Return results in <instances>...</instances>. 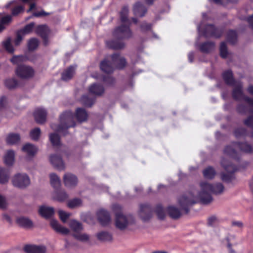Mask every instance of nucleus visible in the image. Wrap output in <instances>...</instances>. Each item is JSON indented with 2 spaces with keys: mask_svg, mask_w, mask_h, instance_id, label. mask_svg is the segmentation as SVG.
<instances>
[{
  "mask_svg": "<svg viewBox=\"0 0 253 253\" xmlns=\"http://www.w3.org/2000/svg\"><path fill=\"white\" fill-rule=\"evenodd\" d=\"M200 187L199 191H188L178 198V203L181 210L187 212L189 207L198 202L204 204H209L212 200L211 193L219 194L224 190V187L220 183L211 184L208 182L203 181L200 183Z\"/></svg>",
  "mask_w": 253,
  "mask_h": 253,
  "instance_id": "obj_1",
  "label": "nucleus"
},
{
  "mask_svg": "<svg viewBox=\"0 0 253 253\" xmlns=\"http://www.w3.org/2000/svg\"><path fill=\"white\" fill-rule=\"evenodd\" d=\"M223 78L226 83L234 87L232 92L233 97L236 100L243 101L247 104L248 107L243 105L238 107V111L242 114L253 112V99L246 97L243 92V85L240 81H235L233 79L232 73L228 70L223 73Z\"/></svg>",
  "mask_w": 253,
  "mask_h": 253,
  "instance_id": "obj_2",
  "label": "nucleus"
},
{
  "mask_svg": "<svg viewBox=\"0 0 253 253\" xmlns=\"http://www.w3.org/2000/svg\"><path fill=\"white\" fill-rule=\"evenodd\" d=\"M74 117L78 122L82 123L87 121L88 114L86 110L82 108H78L75 115L71 111L64 112L60 115V124L57 126V131L64 135H67L68 128L74 127L76 125Z\"/></svg>",
  "mask_w": 253,
  "mask_h": 253,
  "instance_id": "obj_3",
  "label": "nucleus"
},
{
  "mask_svg": "<svg viewBox=\"0 0 253 253\" xmlns=\"http://www.w3.org/2000/svg\"><path fill=\"white\" fill-rule=\"evenodd\" d=\"M253 151V148L247 143H233L227 146L224 150V154L233 159H238L242 152L251 153Z\"/></svg>",
  "mask_w": 253,
  "mask_h": 253,
  "instance_id": "obj_4",
  "label": "nucleus"
},
{
  "mask_svg": "<svg viewBox=\"0 0 253 253\" xmlns=\"http://www.w3.org/2000/svg\"><path fill=\"white\" fill-rule=\"evenodd\" d=\"M113 209L115 211V225L120 230H125L130 220L134 221L133 217L132 215H129L126 216L123 214L121 207L120 205H114Z\"/></svg>",
  "mask_w": 253,
  "mask_h": 253,
  "instance_id": "obj_5",
  "label": "nucleus"
},
{
  "mask_svg": "<svg viewBox=\"0 0 253 253\" xmlns=\"http://www.w3.org/2000/svg\"><path fill=\"white\" fill-rule=\"evenodd\" d=\"M112 35L118 40H127L132 38L133 34L130 24L122 23L114 29Z\"/></svg>",
  "mask_w": 253,
  "mask_h": 253,
  "instance_id": "obj_6",
  "label": "nucleus"
},
{
  "mask_svg": "<svg viewBox=\"0 0 253 253\" xmlns=\"http://www.w3.org/2000/svg\"><path fill=\"white\" fill-rule=\"evenodd\" d=\"M154 212L158 215V205H156L154 209L149 204H141L139 205V214L141 219L144 221L149 220Z\"/></svg>",
  "mask_w": 253,
  "mask_h": 253,
  "instance_id": "obj_7",
  "label": "nucleus"
},
{
  "mask_svg": "<svg viewBox=\"0 0 253 253\" xmlns=\"http://www.w3.org/2000/svg\"><path fill=\"white\" fill-rule=\"evenodd\" d=\"M15 73L16 76L20 79H29L34 77L35 71L30 66L20 64L17 66L15 70Z\"/></svg>",
  "mask_w": 253,
  "mask_h": 253,
  "instance_id": "obj_8",
  "label": "nucleus"
},
{
  "mask_svg": "<svg viewBox=\"0 0 253 253\" xmlns=\"http://www.w3.org/2000/svg\"><path fill=\"white\" fill-rule=\"evenodd\" d=\"M221 165L224 169L228 173L227 174H222L221 178L223 181H230L232 178V173L238 170L239 169L237 168L231 162L224 158H222L221 161Z\"/></svg>",
  "mask_w": 253,
  "mask_h": 253,
  "instance_id": "obj_9",
  "label": "nucleus"
},
{
  "mask_svg": "<svg viewBox=\"0 0 253 253\" xmlns=\"http://www.w3.org/2000/svg\"><path fill=\"white\" fill-rule=\"evenodd\" d=\"M201 25L197 26V29L199 36L203 35L206 38L214 37L219 38L221 36L222 32L220 29L215 28L212 25H207L204 31L201 30Z\"/></svg>",
  "mask_w": 253,
  "mask_h": 253,
  "instance_id": "obj_10",
  "label": "nucleus"
},
{
  "mask_svg": "<svg viewBox=\"0 0 253 253\" xmlns=\"http://www.w3.org/2000/svg\"><path fill=\"white\" fill-rule=\"evenodd\" d=\"M12 182L14 186L23 189L30 184V180L26 174L17 173L12 178Z\"/></svg>",
  "mask_w": 253,
  "mask_h": 253,
  "instance_id": "obj_11",
  "label": "nucleus"
},
{
  "mask_svg": "<svg viewBox=\"0 0 253 253\" xmlns=\"http://www.w3.org/2000/svg\"><path fill=\"white\" fill-rule=\"evenodd\" d=\"M112 63L116 69L123 70L127 65L126 58L119 53H114L110 56Z\"/></svg>",
  "mask_w": 253,
  "mask_h": 253,
  "instance_id": "obj_12",
  "label": "nucleus"
},
{
  "mask_svg": "<svg viewBox=\"0 0 253 253\" xmlns=\"http://www.w3.org/2000/svg\"><path fill=\"white\" fill-rule=\"evenodd\" d=\"M97 219L102 226L108 225L111 221L110 215L108 211L104 210H100L97 212Z\"/></svg>",
  "mask_w": 253,
  "mask_h": 253,
  "instance_id": "obj_13",
  "label": "nucleus"
},
{
  "mask_svg": "<svg viewBox=\"0 0 253 253\" xmlns=\"http://www.w3.org/2000/svg\"><path fill=\"white\" fill-rule=\"evenodd\" d=\"M49 161L55 169L60 170L64 169L65 165L61 156L51 155L49 157Z\"/></svg>",
  "mask_w": 253,
  "mask_h": 253,
  "instance_id": "obj_14",
  "label": "nucleus"
},
{
  "mask_svg": "<svg viewBox=\"0 0 253 253\" xmlns=\"http://www.w3.org/2000/svg\"><path fill=\"white\" fill-rule=\"evenodd\" d=\"M99 67L102 72L108 75L112 74L115 69L112 62L107 59H104L100 62Z\"/></svg>",
  "mask_w": 253,
  "mask_h": 253,
  "instance_id": "obj_15",
  "label": "nucleus"
},
{
  "mask_svg": "<svg viewBox=\"0 0 253 253\" xmlns=\"http://www.w3.org/2000/svg\"><path fill=\"white\" fill-rule=\"evenodd\" d=\"M63 181L66 187L72 188L77 185L78 179L75 175L71 173H67L64 174Z\"/></svg>",
  "mask_w": 253,
  "mask_h": 253,
  "instance_id": "obj_16",
  "label": "nucleus"
},
{
  "mask_svg": "<svg viewBox=\"0 0 253 253\" xmlns=\"http://www.w3.org/2000/svg\"><path fill=\"white\" fill-rule=\"evenodd\" d=\"M33 115L37 123L42 124L46 121L47 112L43 109L37 108L35 110Z\"/></svg>",
  "mask_w": 253,
  "mask_h": 253,
  "instance_id": "obj_17",
  "label": "nucleus"
},
{
  "mask_svg": "<svg viewBox=\"0 0 253 253\" xmlns=\"http://www.w3.org/2000/svg\"><path fill=\"white\" fill-rule=\"evenodd\" d=\"M122 41L117 39L108 40L106 41V45L109 49L113 50L122 49L125 47V43Z\"/></svg>",
  "mask_w": 253,
  "mask_h": 253,
  "instance_id": "obj_18",
  "label": "nucleus"
},
{
  "mask_svg": "<svg viewBox=\"0 0 253 253\" xmlns=\"http://www.w3.org/2000/svg\"><path fill=\"white\" fill-rule=\"evenodd\" d=\"M75 73L76 67L71 65L62 73L61 79L63 81H69L73 78Z\"/></svg>",
  "mask_w": 253,
  "mask_h": 253,
  "instance_id": "obj_19",
  "label": "nucleus"
},
{
  "mask_svg": "<svg viewBox=\"0 0 253 253\" xmlns=\"http://www.w3.org/2000/svg\"><path fill=\"white\" fill-rule=\"evenodd\" d=\"M88 91L91 94L97 96H101L104 92V88L103 86L100 84L94 83L89 86Z\"/></svg>",
  "mask_w": 253,
  "mask_h": 253,
  "instance_id": "obj_20",
  "label": "nucleus"
},
{
  "mask_svg": "<svg viewBox=\"0 0 253 253\" xmlns=\"http://www.w3.org/2000/svg\"><path fill=\"white\" fill-rule=\"evenodd\" d=\"M39 214L45 219L50 218L54 213V210L52 207L42 206L39 210Z\"/></svg>",
  "mask_w": 253,
  "mask_h": 253,
  "instance_id": "obj_21",
  "label": "nucleus"
},
{
  "mask_svg": "<svg viewBox=\"0 0 253 253\" xmlns=\"http://www.w3.org/2000/svg\"><path fill=\"white\" fill-rule=\"evenodd\" d=\"M24 251L26 253H45V248L43 246L27 245L24 246Z\"/></svg>",
  "mask_w": 253,
  "mask_h": 253,
  "instance_id": "obj_22",
  "label": "nucleus"
},
{
  "mask_svg": "<svg viewBox=\"0 0 253 253\" xmlns=\"http://www.w3.org/2000/svg\"><path fill=\"white\" fill-rule=\"evenodd\" d=\"M147 11V8L141 2H137L133 7V12L135 15L143 17Z\"/></svg>",
  "mask_w": 253,
  "mask_h": 253,
  "instance_id": "obj_23",
  "label": "nucleus"
},
{
  "mask_svg": "<svg viewBox=\"0 0 253 253\" xmlns=\"http://www.w3.org/2000/svg\"><path fill=\"white\" fill-rule=\"evenodd\" d=\"M50 226L57 233H61L63 235H67L69 233V230L64 227L62 226L54 219H52L50 221Z\"/></svg>",
  "mask_w": 253,
  "mask_h": 253,
  "instance_id": "obj_24",
  "label": "nucleus"
},
{
  "mask_svg": "<svg viewBox=\"0 0 253 253\" xmlns=\"http://www.w3.org/2000/svg\"><path fill=\"white\" fill-rule=\"evenodd\" d=\"M22 151L27 153L29 157H34L38 152V148L34 145L27 143L22 149Z\"/></svg>",
  "mask_w": 253,
  "mask_h": 253,
  "instance_id": "obj_25",
  "label": "nucleus"
},
{
  "mask_svg": "<svg viewBox=\"0 0 253 253\" xmlns=\"http://www.w3.org/2000/svg\"><path fill=\"white\" fill-rule=\"evenodd\" d=\"M199 50L203 53H208L214 49V44L212 42H205L199 46Z\"/></svg>",
  "mask_w": 253,
  "mask_h": 253,
  "instance_id": "obj_26",
  "label": "nucleus"
},
{
  "mask_svg": "<svg viewBox=\"0 0 253 253\" xmlns=\"http://www.w3.org/2000/svg\"><path fill=\"white\" fill-rule=\"evenodd\" d=\"M10 171L9 169L0 167V183L4 184L9 180Z\"/></svg>",
  "mask_w": 253,
  "mask_h": 253,
  "instance_id": "obj_27",
  "label": "nucleus"
},
{
  "mask_svg": "<svg viewBox=\"0 0 253 253\" xmlns=\"http://www.w3.org/2000/svg\"><path fill=\"white\" fill-rule=\"evenodd\" d=\"M5 87L8 89H13L19 86V82L15 78H8L4 82Z\"/></svg>",
  "mask_w": 253,
  "mask_h": 253,
  "instance_id": "obj_28",
  "label": "nucleus"
},
{
  "mask_svg": "<svg viewBox=\"0 0 253 253\" xmlns=\"http://www.w3.org/2000/svg\"><path fill=\"white\" fill-rule=\"evenodd\" d=\"M49 32L48 27L45 25H38L35 29L36 33L41 38L49 35Z\"/></svg>",
  "mask_w": 253,
  "mask_h": 253,
  "instance_id": "obj_29",
  "label": "nucleus"
},
{
  "mask_svg": "<svg viewBox=\"0 0 253 253\" xmlns=\"http://www.w3.org/2000/svg\"><path fill=\"white\" fill-rule=\"evenodd\" d=\"M128 9L127 6H124L120 13V19L122 23L131 25L128 18Z\"/></svg>",
  "mask_w": 253,
  "mask_h": 253,
  "instance_id": "obj_30",
  "label": "nucleus"
},
{
  "mask_svg": "<svg viewBox=\"0 0 253 253\" xmlns=\"http://www.w3.org/2000/svg\"><path fill=\"white\" fill-rule=\"evenodd\" d=\"M17 223L24 228H30L33 226L32 221L28 218L21 217L16 219Z\"/></svg>",
  "mask_w": 253,
  "mask_h": 253,
  "instance_id": "obj_31",
  "label": "nucleus"
},
{
  "mask_svg": "<svg viewBox=\"0 0 253 253\" xmlns=\"http://www.w3.org/2000/svg\"><path fill=\"white\" fill-rule=\"evenodd\" d=\"M14 152L10 150L7 151L4 157V162L7 166H12L14 161Z\"/></svg>",
  "mask_w": 253,
  "mask_h": 253,
  "instance_id": "obj_32",
  "label": "nucleus"
},
{
  "mask_svg": "<svg viewBox=\"0 0 253 253\" xmlns=\"http://www.w3.org/2000/svg\"><path fill=\"white\" fill-rule=\"evenodd\" d=\"M98 240L102 242L111 241L112 240V235L106 231H101L96 235Z\"/></svg>",
  "mask_w": 253,
  "mask_h": 253,
  "instance_id": "obj_33",
  "label": "nucleus"
},
{
  "mask_svg": "<svg viewBox=\"0 0 253 253\" xmlns=\"http://www.w3.org/2000/svg\"><path fill=\"white\" fill-rule=\"evenodd\" d=\"M20 137L17 133H10L6 137V142L8 144L13 145L18 143L20 141Z\"/></svg>",
  "mask_w": 253,
  "mask_h": 253,
  "instance_id": "obj_34",
  "label": "nucleus"
},
{
  "mask_svg": "<svg viewBox=\"0 0 253 253\" xmlns=\"http://www.w3.org/2000/svg\"><path fill=\"white\" fill-rule=\"evenodd\" d=\"M50 184L55 189H58L60 186V179L59 177L55 173L50 174Z\"/></svg>",
  "mask_w": 253,
  "mask_h": 253,
  "instance_id": "obj_35",
  "label": "nucleus"
},
{
  "mask_svg": "<svg viewBox=\"0 0 253 253\" xmlns=\"http://www.w3.org/2000/svg\"><path fill=\"white\" fill-rule=\"evenodd\" d=\"M39 45V41L37 38H31L28 42V49L29 51H33L38 48Z\"/></svg>",
  "mask_w": 253,
  "mask_h": 253,
  "instance_id": "obj_36",
  "label": "nucleus"
},
{
  "mask_svg": "<svg viewBox=\"0 0 253 253\" xmlns=\"http://www.w3.org/2000/svg\"><path fill=\"white\" fill-rule=\"evenodd\" d=\"M49 140L53 146H58L60 145V136L56 133H52L49 135Z\"/></svg>",
  "mask_w": 253,
  "mask_h": 253,
  "instance_id": "obj_37",
  "label": "nucleus"
},
{
  "mask_svg": "<svg viewBox=\"0 0 253 253\" xmlns=\"http://www.w3.org/2000/svg\"><path fill=\"white\" fill-rule=\"evenodd\" d=\"M35 27V23L31 22L27 24L22 29L19 30L22 33V35H25L30 34L33 30Z\"/></svg>",
  "mask_w": 253,
  "mask_h": 253,
  "instance_id": "obj_38",
  "label": "nucleus"
},
{
  "mask_svg": "<svg viewBox=\"0 0 253 253\" xmlns=\"http://www.w3.org/2000/svg\"><path fill=\"white\" fill-rule=\"evenodd\" d=\"M215 174V171L214 169L211 167L207 168L203 171V175L207 179H212Z\"/></svg>",
  "mask_w": 253,
  "mask_h": 253,
  "instance_id": "obj_39",
  "label": "nucleus"
},
{
  "mask_svg": "<svg viewBox=\"0 0 253 253\" xmlns=\"http://www.w3.org/2000/svg\"><path fill=\"white\" fill-rule=\"evenodd\" d=\"M168 212L169 216L172 218H177L180 216V211L174 207H169L168 208Z\"/></svg>",
  "mask_w": 253,
  "mask_h": 253,
  "instance_id": "obj_40",
  "label": "nucleus"
},
{
  "mask_svg": "<svg viewBox=\"0 0 253 253\" xmlns=\"http://www.w3.org/2000/svg\"><path fill=\"white\" fill-rule=\"evenodd\" d=\"M69 226L70 228L76 232L81 231L83 229L82 224L76 220H73L71 221Z\"/></svg>",
  "mask_w": 253,
  "mask_h": 253,
  "instance_id": "obj_41",
  "label": "nucleus"
},
{
  "mask_svg": "<svg viewBox=\"0 0 253 253\" xmlns=\"http://www.w3.org/2000/svg\"><path fill=\"white\" fill-rule=\"evenodd\" d=\"M82 103L86 107H91L94 103V99L84 95L81 98Z\"/></svg>",
  "mask_w": 253,
  "mask_h": 253,
  "instance_id": "obj_42",
  "label": "nucleus"
},
{
  "mask_svg": "<svg viewBox=\"0 0 253 253\" xmlns=\"http://www.w3.org/2000/svg\"><path fill=\"white\" fill-rule=\"evenodd\" d=\"M237 36L235 31L230 30L227 35V40L232 44H234L237 42Z\"/></svg>",
  "mask_w": 253,
  "mask_h": 253,
  "instance_id": "obj_43",
  "label": "nucleus"
},
{
  "mask_svg": "<svg viewBox=\"0 0 253 253\" xmlns=\"http://www.w3.org/2000/svg\"><path fill=\"white\" fill-rule=\"evenodd\" d=\"M102 81L108 86H113L115 84V79L110 76L103 75Z\"/></svg>",
  "mask_w": 253,
  "mask_h": 253,
  "instance_id": "obj_44",
  "label": "nucleus"
},
{
  "mask_svg": "<svg viewBox=\"0 0 253 253\" xmlns=\"http://www.w3.org/2000/svg\"><path fill=\"white\" fill-rule=\"evenodd\" d=\"M68 198V195L64 191H57L56 194V200L59 202H63Z\"/></svg>",
  "mask_w": 253,
  "mask_h": 253,
  "instance_id": "obj_45",
  "label": "nucleus"
},
{
  "mask_svg": "<svg viewBox=\"0 0 253 253\" xmlns=\"http://www.w3.org/2000/svg\"><path fill=\"white\" fill-rule=\"evenodd\" d=\"M82 204V200L80 198H74L68 202V207L70 209H73L80 206Z\"/></svg>",
  "mask_w": 253,
  "mask_h": 253,
  "instance_id": "obj_46",
  "label": "nucleus"
},
{
  "mask_svg": "<svg viewBox=\"0 0 253 253\" xmlns=\"http://www.w3.org/2000/svg\"><path fill=\"white\" fill-rule=\"evenodd\" d=\"M41 129L39 127H36L30 131V135L32 140L37 141L41 134Z\"/></svg>",
  "mask_w": 253,
  "mask_h": 253,
  "instance_id": "obj_47",
  "label": "nucleus"
},
{
  "mask_svg": "<svg viewBox=\"0 0 253 253\" xmlns=\"http://www.w3.org/2000/svg\"><path fill=\"white\" fill-rule=\"evenodd\" d=\"M3 46L8 52L12 53L14 52V48L11 44L10 38H8L5 41L3 42Z\"/></svg>",
  "mask_w": 253,
  "mask_h": 253,
  "instance_id": "obj_48",
  "label": "nucleus"
},
{
  "mask_svg": "<svg viewBox=\"0 0 253 253\" xmlns=\"http://www.w3.org/2000/svg\"><path fill=\"white\" fill-rule=\"evenodd\" d=\"M220 53L221 56L223 58L227 57L228 52L227 51L226 43L225 42H222L221 43L220 46Z\"/></svg>",
  "mask_w": 253,
  "mask_h": 253,
  "instance_id": "obj_49",
  "label": "nucleus"
},
{
  "mask_svg": "<svg viewBox=\"0 0 253 253\" xmlns=\"http://www.w3.org/2000/svg\"><path fill=\"white\" fill-rule=\"evenodd\" d=\"M73 236L75 238L81 241H87L89 240V236L86 234L74 233Z\"/></svg>",
  "mask_w": 253,
  "mask_h": 253,
  "instance_id": "obj_50",
  "label": "nucleus"
},
{
  "mask_svg": "<svg viewBox=\"0 0 253 253\" xmlns=\"http://www.w3.org/2000/svg\"><path fill=\"white\" fill-rule=\"evenodd\" d=\"M58 214L61 220L63 222H65L70 215L69 213H68L62 210L58 211Z\"/></svg>",
  "mask_w": 253,
  "mask_h": 253,
  "instance_id": "obj_51",
  "label": "nucleus"
},
{
  "mask_svg": "<svg viewBox=\"0 0 253 253\" xmlns=\"http://www.w3.org/2000/svg\"><path fill=\"white\" fill-rule=\"evenodd\" d=\"M219 221L218 218L215 215H212L208 218V224L210 226L216 225Z\"/></svg>",
  "mask_w": 253,
  "mask_h": 253,
  "instance_id": "obj_52",
  "label": "nucleus"
},
{
  "mask_svg": "<svg viewBox=\"0 0 253 253\" xmlns=\"http://www.w3.org/2000/svg\"><path fill=\"white\" fill-rule=\"evenodd\" d=\"M24 8L22 5L17 6L12 9L11 13L13 15H17L24 11Z\"/></svg>",
  "mask_w": 253,
  "mask_h": 253,
  "instance_id": "obj_53",
  "label": "nucleus"
},
{
  "mask_svg": "<svg viewBox=\"0 0 253 253\" xmlns=\"http://www.w3.org/2000/svg\"><path fill=\"white\" fill-rule=\"evenodd\" d=\"M152 25L146 22H143L140 25V29L142 32H146L151 30Z\"/></svg>",
  "mask_w": 253,
  "mask_h": 253,
  "instance_id": "obj_54",
  "label": "nucleus"
},
{
  "mask_svg": "<svg viewBox=\"0 0 253 253\" xmlns=\"http://www.w3.org/2000/svg\"><path fill=\"white\" fill-rule=\"evenodd\" d=\"M210 2H213L217 4L226 5L229 2H236V0H208Z\"/></svg>",
  "mask_w": 253,
  "mask_h": 253,
  "instance_id": "obj_55",
  "label": "nucleus"
},
{
  "mask_svg": "<svg viewBox=\"0 0 253 253\" xmlns=\"http://www.w3.org/2000/svg\"><path fill=\"white\" fill-rule=\"evenodd\" d=\"M11 21V17L10 15H6L2 17L0 20V24L2 25L7 24Z\"/></svg>",
  "mask_w": 253,
  "mask_h": 253,
  "instance_id": "obj_56",
  "label": "nucleus"
},
{
  "mask_svg": "<svg viewBox=\"0 0 253 253\" xmlns=\"http://www.w3.org/2000/svg\"><path fill=\"white\" fill-rule=\"evenodd\" d=\"M234 133L236 137H239L246 134V130L242 127L238 128L235 130Z\"/></svg>",
  "mask_w": 253,
  "mask_h": 253,
  "instance_id": "obj_57",
  "label": "nucleus"
},
{
  "mask_svg": "<svg viewBox=\"0 0 253 253\" xmlns=\"http://www.w3.org/2000/svg\"><path fill=\"white\" fill-rule=\"evenodd\" d=\"M22 33H21L19 31L17 32L16 33V38L14 41V44L15 45H18L21 42L23 37L22 35Z\"/></svg>",
  "mask_w": 253,
  "mask_h": 253,
  "instance_id": "obj_58",
  "label": "nucleus"
},
{
  "mask_svg": "<svg viewBox=\"0 0 253 253\" xmlns=\"http://www.w3.org/2000/svg\"><path fill=\"white\" fill-rule=\"evenodd\" d=\"M7 204L5 198L0 195V209H5L6 208Z\"/></svg>",
  "mask_w": 253,
  "mask_h": 253,
  "instance_id": "obj_59",
  "label": "nucleus"
},
{
  "mask_svg": "<svg viewBox=\"0 0 253 253\" xmlns=\"http://www.w3.org/2000/svg\"><path fill=\"white\" fill-rule=\"evenodd\" d=\"M22 56H14L10 59L11 62L13 64H18L22 61Z\"/></svg>",
  "mask_w": 253,
  "mask_h": 253,
  "instance_id": "obj_60",
  "label": "nucleus"
},
{
  "mask_svg": "<svg viewBox=\"0 0 253 253\" xmlns=\"http://www.w3.org/2000/svg\"><path fill=\"white\" fill-rule=\"evenodd\" d=\"M244 123L246 126L253 128V116L249 117L245 121Z\"/></svg>",
  "mask_w": 253,
  "mask_h": 253,
  "instance_id": "obj_61",
  "label": "nucleus"
},
{
  "mask_svg": "<svg viewBox=\"0 0 253 253\" xmlns=\"http://www.w3.org/2000/svg\"><path fill=\"white\" fill-rule=\"evenodd\" d=\"M48 15H49L48 13H47L43 10H42L39 12H34L33 13V15L36 17H41V16H47Z\"/></svg>",
  "mask_w": 253,
  "mask_h": 253,
  "instance_id": "obj_62",
  "label": "nucleus"
},
{
  "mask_svg": "<svg viewBox=\"0 0 253 253\" xmlns=\"http://www.w3.org/2000/svg\"><path fill=\"white\" fill-rule=\"evenodd\" d=\"M159 219H163L165 215V209L159 205Z\"/></svg>",
  "mask_w": 253,
  "mask_h": 253,
  "instance_id": "obj_63",
  "label": "nucleus"
},
{
  "mask_svg": "<svg viewBox=\"0 0 253 253\" xmlns=\"http://www.w3.org/2000/svg\"><path fill=\"white\" fill-rule=\"evenodd\" d=\"M6 101V98L5 96H3L0 97V110L2 109L4 107Z\"/></svg>",
  "mask_w": 253,
  "mask_h": 253,
  "instance_id": "obj_64",
  "label": "nucleus"
}]
</instances>
